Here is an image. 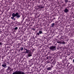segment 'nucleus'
<instances>
[{"instance_id":"nucleus-1","label":"nucleus","mask_w":74,"mask_h":74,"mask_svg":"<svg viewBox=\"0 0 74 74\" xmlns=\"http://www.w3.org/2000/svg\"><path fill=\"white\" fill-rule=\"evenodd\" d=\"M12 16L11 17V19L13 20L14 21L16 20V18H19L21 17V14L17 12L15 14L13 13L12 14Z\"/></svg>"},{"instance_id":"nucleus-2","label":"nucleus","mask_w":74,"mask_h":74,"mask_svg":"<svg viewBox=\"0 0 74 74\" xmlns=\"http://www.w3.org/2000/svg\"><path fill=\"white\" fill-rule=\"evenodd\" d=\"M25 73L22 71H16L13 73L12 74H25Z\"/></svg>"},{"instance_id":"nucleus-3","label":"nucleus","mask_w":74,"mask_h":74,"mask_svg":"<svg viewBox=\"0 0 74 74\" xmlns=\"http://www.w3.org/2000/svg\"><path fill=\"white\" fill-rule=\"evenodd\" d=\"M56 46H52L51 47H49V49L51 50V51H55L56 49Z\"/></svg>"},{"instance_id":"nucleus-4","label":"nucleus","mask_w":74,"mask_h":74,"mask_svg":"<svg viewBox=\"0 0 74 74\" xmlns=\"http://www.w3.org/2000/svg\"><path fill=\"white\" fill-rule=\"evenodd\" d=\"M29 51H30L29 50H27V49L24 48V53H25V54L28 53Z\"/></svg>"},{"instance_id":"nucleus-5","label":"nucleus","mask_w":74,"mask_h":74,"mask_svg":"<svg viewBox=\"0 0 74 74\" xmlns=\"http://www.w3.org/2000/svg\"><path fill=\"white\" fill-rule=\"evenodd\" d=\"M27 56L28 57H30L32 56V53L31 52V51H30L28 53Z\"/></svg>"},{"instance_id":"nucleus-6","label":"nucleus","mask_w":74,"mask_h":74,"mask_svg":"<svg viewBox=\"0 0 74 74\" xmlns=\"http://www.w3.org/2000/svg\"><path fill=\"white\" fill-rule=\"evenodd\" d=\"M64 12H65V13H67L69 12V10L67 8H65V9L64 10Z\"/></svg>"},{"instance_id":"nucleus-7","label":"nucleus","mask_w":74,"mask_h":74,"mask_svg":"<svg viewBox=\"0 0 74 74\" xmlns=\"http://www.w3.org/2000/svg\"><path fill=\"white\" fill-rule=\"evenodd\" d=\"M47 70H52V67H49L47 68Z\"/></svg>"},{"instance_id":"nucleus-8","label":"nucleus","mask_w":74,"mask_h":74,"mask_svg":"<svg viewBox=\"0 0 74 74\" xmlns=\"http://www.w3.org/2000/svg\"><path fill=\"white\" fill-rule=\"evenodd\" d=\"M2 66L3 67H5L7 66L6 64H2Z\"/></svg>"},{"instance_id":"nucleus-9","label":"nucleus","mask_w":74,"mask_h":74,"mask_svg":"<svg viewBox=\"0 0 74 74\" xmlns=\"http://www.w3.org/2000/svg\"><path fill=\"white\" fill-rule=\"evenodd\" d=\"M55 23H53L51 25V27H54V26H55Z\"/></svg>"},{"instance_id":"nucleus-10","label":"nucleus","mask_w":74,"mask_h":74,"mask_svg":"<svg viewBox=\"0 0 74 74\" xmlns=\"http://www.w3.org/2000/svg\"><path fill=\"white\" fill-rule=\"evenodd\" d=\"M38 7L39 8H44V7L41 6H38Z\"/></svg>"},{"instance_id":"nucleus-11","label":"nucleus","mask_w":74,"mask_h":74,"mask_svg":"<svg viewBox=\"0 0 74 74\" xmlns=\"http://www.w3.org/2000/svg\"><path fill=\"white\" fill-rule=\"evenodd\" d=\"M39 34H42V31H39Z\"/></svg>"},{"instance_id":"nucleus-12","label":"nucleus","mask_w":74,"mask_h":74,"mask_svg":"<svg viewBox=\"0 0 74 74\" xmlns=\"http://www.w3.org/2000/svg\"><path fill=\"white\" fill-rule=\"evenodd\" d=\"M56 63V61L55 60H53L52 63V64H55Z\"/></svg>"},{"instance_id":"nucleus-13","label":"nucleus","mask_w":74,"mask_h":74,"mask_svg":"<svg viewBox=\"0 0 74 74\" xmlns=\"http://www.w3.org/2000/svg\"><path fill=\"white\" fill-rule=\"evenodd\" d=\"M57 43H58L59 44H61V41H60L59 40H58L57 41Z\"/></svg>"},{"instance_id":"nucleus-14","label":"nucleus","mask_w":74,"mask_h":74,"mask_svg":"<svg viewBox=\"0 0 74 74\" xmlns=\"http://www.w3.org/2000/svg\"><path fill=\"white\" fill-rule=\"evenodd\" d=\"M18 27H16L14 28H13V29L14 30H16L18 29Z\"/></svg>"},{"instance_id":"nucleus-15","label":"nucleus","mask_w":74,"mask_h":74,"mask_svg":"<svg viewBox=\"0 0 74 74\" xmlns=\"http://www.w3.org/2000/svg\"><path fill=\"white\" fill-rule=\"evenodd\" d=\"M61 44H65V42L64 41L61 42Z\"/></svg>"},{"instance_id":"nucleus-16","label":"nucleus","mask_w":74,"mask_h":74,"mask_svg":"<svg viewBox=\"0 0 74 74\" xmlns=\"http://www.w3.org/2000/svg\"><path fill=\"white\" fill-rule=\"evenodd\" d=\"M12 69L10 66H8V70H10Z\"/></svg>"},{"instance_id":"nucleus-17","label":"nucleus","mask_w":74,"mask_h":74,"mask_svg":"<svg viewBox=\"0 0 74 74\" xmlns=\"http://www.w3.org/2000/svg\"><path fill=\"white\" fill-rule=\"evenodd\" d=\"M20 49L21 51H23V48L22 47H21Z\"/></svg>"},{"instance_id":"nucleus-18","label":"nucleus","mask_w":74,"mask_h":74,"mask_svg":"<svg viewBox=\"0 0 74 74\" xmlns=\"http://www.w3.org/2000/svg\"><path fill=\"white\" fill-rule=\"evenodd\" d=\"M68 0H65V3H66V4H67V2H68Z\"/></svg>"},{"instance_id":"nucleus-19","label":"nucleus","mask_w":74,"mask_h":74,"mask_svg":"<svg viewBox=\"0 0 74 74\" xmlns=\"http://www.w3.org/2000/svg\"><path fill=\"white\" fill-rule=\"evenodd\" d=\"M36 35L38 36H39V35H40V34H39V33L37 32Z\"/></svg>"},{"instance_id":"nucleus-20","label":"nucleus","mask_w":74,"mask_h":74,"mask_svg":"<svg viewBox=\"0 0 74 74\" xmlns=\"http://www.w3.org/2000/svg\"><path fill=\"white\" fill-rule=\"evenodd\" d=\"M3 45V43H2V42H0V45Z\"/></svg>"},{"instance_id":"nucleus-21","label":"nucleus","mask_w":74,"mask_h":74,"mask_svg":"<svg viewBox=\"0 0 74 74\" xmlns=\"http://www.w3.org/2000/svg\"><path fill=\"white\" fill-rule=\"evenodd\" d=\"M67 55H69V56L70 55V53H68L67 54Z\"/></svg>"},{"instance_id":"nucleus-22","label":"nucleus","mask_w":74,"mask_h":74,"mask_svg":"<svg viewBox=\"0 0 74 74\" xmlns=\"http://www.w3.org/2000/svg\"><path fill=\"white\" fill-rule=\"evenodd\" d=\"M10 71H13V69H10Z\"/></svg>"},{"instance_id":"nucleus-23","label":"nucleus","mask_w":74,"mask_h":74,"mask_svg":"<svg viewBox=\"0 0 74 74\" xmlns=\"http://www.w3.org/2000/svg\"><path fill=\"white\" fill-rule=\"evenodd\" d=\"M32 29L34 30L35 31L36 30V29H35L34 28Z\"/></svg>"},{"instance_id":"nucleus-24","label":"nucleus","mask_w":74,"mask_h":74,"mask_svg":"<svg viewBox=\"0 0 74 74\" xmlns=\"http://www.w3.org/2000/svg\"><path fill=\"white\" fill-rule=\"evenodd\" d=\"M73 62L74 63V59L73 60Z\"/></svg>"},{"instance_id":"nucleus-25","label":"nucleus","mask_w":74,"mask_h":74,"mask_svg":"<svg viewBox=\"0 0 74 74\" xmlns=\"http://www.w3.org/2000/svg\"><path fill=\"white\" fill-rule=\"evenodd\" d=\"M1 66V64H0V67Z\"/></svg>"},{"instance_id":"nucleus-26","label":"nucleus","mask_w":74,"mask_h":74,"mask_svg":"<svg viewBox=\"0 0 74 74\" xmlns=\"http://www.w3.org/2000/svg\"><path fill=\"white\" fill-rule=\"evenodd\" d=\"M60 38L62 39L63 38H62V37H60Z\"/></svg>"},{"instance_id":"nucleus-27","label":"nucleus","mask_w":74,"mask_h":74,"mask_svg":"<svg viewBox=\"0 0 74 74\" xmlns=\"http://www.w3.org/2000/svg\"><path fill=\"white\" fill-rule=\"evenodd\" d=\"M1 31V29H0V31Z\"/></svg>"}]
</instances>
